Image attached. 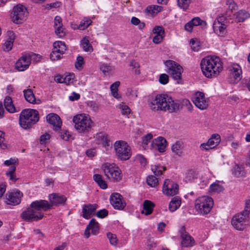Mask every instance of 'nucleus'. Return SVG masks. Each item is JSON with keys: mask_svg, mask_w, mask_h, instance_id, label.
<instances>
[{"mask_svg": "<svg viewBox=\"0 0 250 250\" xmlns=\"http://www.w3.org/2000/svg\"><path fill=\"white\" fill-rule=\"evenodd\" d=\"M153 34L156 35H165V30L162 26H155L153 29Z\"/></svg>", "mask_w": 250, "mask_h": 250, "instance_id": "50", "label": "nucleus"}, {"mask_svg": "<svg viewBox=\"0 0 250 250\" xmlns=\"http://www.w3.org/2000/svg\"><path fill=\"white\" fill-rule=\"evenodd\" d=\"M120 83L119 81H116L112 84L110 86V90L112 95L116 99L121 98V96L118 94V87L120 85Z\"/></svg>", "mask_w": 250, "mask_h": 250, "instance_id": "35", "label": "nucleus"}, {"mask_svg": "<svg viewBox=\"0 0 250 250\" xmlns=\"http://www.w3.org/2000/svg\"><path fill=\"white\" fill-rule=\"evenodd\" d=\"M151 170L156 176H159L163 174V171L166 170V167L160 165L151 166Z\"/></svg>", "mask_w": 250, "mask_h": 250, "instance_id": "41", "label": "nucleus"}, {"mask_svg": "<svg viewBox=\"0 0 250 250\" xmlns=\"http://www.w3.org/2000/svg\"><path fill=\"white\" fill-rule=\"evenodd\" d=\"M55 29V33L59 37H62L65 35V32L62 25L59 26H56L54 27Z\"/></svg>", "mask_w": 250, "mask_h": 250, "instance_id": "48", "label": "nucleus"}, {"mask_svg": "<svg viewBox=\"0 0 250 250\" xmlns=\"http://www.w3.org/2000/svg\"><path fill=\"white\" fill-rule=\"evenodd\" d=\"M50 135L47 133H44L40 137V143L41 144H46L49 140L50 139Z\"/></svg>", "mask_w": 250, "mask_h": 250, "instance_id": "53", "label": "nucleus"}, {"mask_svg": "<svg viewBox=\"0 0 250 250\" xmlns=\"http://www.w3.org/2000/svg\"><path fill=\"white\" fill-rule=\"evenodd\" d=\"M59 133L60 138L64 141H68L73 139L72 135L67 130H62Z\"/></svg>", "mask_w": 250, "mask_h": 250, "instance_id": "40", "label": "nucleus"}, {"mask_svg": "<svg viewBox=\"0 0 250 250\" xmlns=\"http://www.w3.org/2000/svg\"><path fill=\"white\" fill-rule=\"evenodd\" d=\"M231 224L237 230H242L249 224V217L241 213L234 215L231 220Z\"/></svg>", "mask_w": 250, "mask_h": 250, "instance_id": "11", "label": "nucleus"}, {"mask_svg": "<svg viewBox=\"0 0 250 250\" xmlns=\"http://www.w3.org/2000/svg\"><path fill=\"white\" fill-rule=\"evenodd\" d=\"M110 202L116 209L122 210L126 206L125 202L123 200V196L118 193H113L111 195Z\"/></svg>", "mask_w": 250, "mask_h": 250, "instance_id": "16", "label": "nucleus"}, {"mask_svg": "<svg viewBox=\"0 0 250 250\" xmlns=\"http://www.w3.org/2000/svg\"><path fill=\"white\" fill-rule=\"evenodd\" d=\"M88 228L91 230L92 234L96 235L99 231V223L96 221L95 219H92L88 225Z\"/></svg>", "mask_w": 250, "mask_h": 250, "instance_id": "33", "label": "nucleus"}, {"mask_svg": "<svg viewBox=\"0 0 250 250\" xmlns=\"http://www.w3.org/2000/svg\"><path fill=\"white\" fill-rule=\"evenodd\" d=\"M165 65L167 68V72L174 80L177 81L178 83L182 79V66L171 60H168L165 62Z\"/></svg>", "mask_w": 250, "mask_h": 250, "instance_id": "9", "label": "nucleus"}, {"mask_svg": "<svg viewBox=\"0 0 250 250\" xmlns=\"http://www.w3.org/2000/svg\"><path fill=\"white\" fill-rule=\"evenodd\" d=\"M250 14L245 10H241L239 11L236 15V18L238 22H243L246 19L249 18Z\"/></svg>", "mask_w": 250, "mask_h": 250, "instance_id": "38", "label": "nucleus"}, {"mask_svg": "<svg viewBox=\"0 0 250 250\" xmlns=\"http://www.w3.org/2000/svg\"><path fill=\"white\" fill-rule=\"evenodd\" d=\"M62 18L60 16H56L54 19V27L62 25Z\"/></svg>", "mask_w": 250, "mask_h": 250, "instance_id": "61", "label": "nucleus"}, {"mask_svg": "<svg viewBox=\"0 0 250 250\" xmlns=\"http://www.w3.org/2000/svg\"><path fill=\"white\" fill-rule=\"evenodd\" d=\"M4 105L6 110L10 113H15L19 111L17 110L13 103L12 98L9 96L5 97L4 100Z\"/></svg>", "mask_w": 250, "mask_h": 250, "instance_id": "27", "label": "nucleus"}, {"mask_svg": "<svg viewBox=\"0 0 250 250\" xmlns=\"http://www.w3.org/2000/svg\"><path fill=\"white\" fill-rule=\"evenodd\" d=\"M117 107L121 110V112L123 115H128L130 113L129 107L123 103L119 104Z\"/></svg>", "mask_w": 250, "mask_h": 250, "instance_id": "42", "label": "nucleus"}, {"mask_svg": "<svg viewBox=\"0 0 250 250\" xmlns=\"http://www.w3.org/2000/svg\"><path fill=\"white\" fill-rule=\"evenodd\" d=\"M224 189V187L219 184V181H216L210 185L209 192L211 193H219L222 192Z\"/></svg>", "mask_w": 250, "mask_h": 250, "instance_id": "30", "label": "nucleus"}, {"mask_svg": "<svg viewBox=\"0 0 250 250\" xmlns=\"http://www.w3.org/2000/svg\"><path fill=\"white\" fill-rule=\"evenodd\" d=\"M229 70L231 76L236 81L242 78V71L241 66L237 63H233L229 67Z\"/></svg>", "mask_w": 250, "mask_h": 250, "instance_id": "23", "label": "nucleus"}, {"mask_svg": "<svg viewBox=\"0 0 250 250\" xmlns=\"http://www.w3.org/2000/svg\"><path fill=\"white\" fill-rule=\"evenodd\" d=\"M30 63V57L28 56H23L17 62L16 67L19 71H22L28 68Z\"/></svg>", "mask_w": 250, "mask_h": 250, "instance_id": "21", "label": "nucleus"}, {"mask_svg": "<svg viewBox=\"0 0 250 250\" xmlns=\"http://www.w3.org/2000/svg\"><path fill=\"white\" fill-rule=\"evenodd\" d=\"M159 82L163 84H166L168 82V76L166 74H161L159 77Z\"/></svg>", "mask_w": 250, "mask_h": 250, "instance_id": "56", "label": "nucleus"}, {"mask_svg": "<svg viewBox=\"0 0 250 250\" xmlns=\"http://www.w3.org/2000/svg\"><path fill=\"white\" fill-rule=\"evenodd\" d=\"M164 37V35H156L153 38V42L156 44L160 43L163 41Z\"/></svg>", "mask_w": 250, "mask_h": 250, "instance_id": "58", "label": "nucleus"}, {"mask_svg": "<svg viewBox=\"0 0 250 250\" xmlns=\"http://www.w3.org/2000/svg\"><path fill=\"white\" fill-rule=\"evenodd\" d=\"M74 127L79 133H86L92 126V122L88 115L80 114L75 115L73 119Z\"/></svg>", "mask_w": 250, "mask_h": 250, "instance_id": "5", "label": "nucleus"}, {"mask_svg": "<svg viewBox=\"0 0 250 250\" xmlns=\"http://www.w3.org/2000/svg\"><path fill=\"white\" fill-rule=\"evenodd\" d=\"M81 45L83 49L86 52L92 51L93 50L92 46L89 43L87 37H84L81 42Z\"/></svg>", "mask_w": 250, "mask_h": 250, "instance_id": "36", "label": "nucleus"}, {"mask_svg": "<svg viewBox=\"0 0 250 250\" xmlns=\"http://www.w3.org/2000/svg\"><path fill=\"white\" fill-rule=\"evenodd\" d=\"M149 109L154 112L167 111L174 112L179 110V104L167 95L160 94L151 97L148 101Z\"/></svg>", "mask_w": 250, "mask_h": 250, "instance_id": "1", "label": "nucleus"}, {"mask_svg": "<svg viewBox=\"0 0 250 250\" xmlns=\"http://www.w3.org/2000/svg\"><path fill=\"white\" fill-rule=\"evenodd\" d=\"M94 137L97 144L101 145L106 149L111 146V143L106 133L103 132H99Z\"/></svg>", "mask_w": 250, "mask_h": 250, "instance_id": "18", "label": "nucleus"}, {"mask_svg": "<svg viewBox=\"0 0 250 250\" xmlns=\"http://www.w3.org/2000/svg\"><path fill=\"white\" fill-rule=\"evenodd\" d=\"M190 2V0H177L178 6L184 9H186L188 7Z\"/></svg>", "mask_w": 250, "mask_h": 250, "instance_id": "46", "label": "nucleus"}, {"mask_svg": "<svg viewBox=\"0 0 250 250\" xmlns=\"http://www.w3.org/2000/svg\"><path fill=\"white\" fill-rule=\"evenodd\" d=\"M108 211L106 209H103L96 212V216L101 218H104L107 216Z\"/></svg>", "mask_w": 250, "mask_h": 250, "instance_id": "54", "label": "nucleus"}, {"mask_svg": "<svg viewBox=\"0 0 250 250\" xmlns=\"http://www.w3.org/2000/svg\"><path fill=\"white\" fill-rule=\"evenodd\" d=\"M192 102L201 110L206 109L209 105L208 99L206 98L204 93L201 92H197L194 94Z\"/></svg>", "mask_w": 250, "mask_h": 250, "instance_id": "13", "label": "nucleus"}, {"mask_svg": "<svg viewBox=\"0 0 250 250\" xmlns=\"http://www.w3.org/2000/svg\"><path fill=\"white\" fill-rule=\"evenodd\" d=\"M84 63L83 58L82 56H79L77 58V61L75 62V66L77 69H81Z\"/></svg>", "mask_w": 250, "mask_h": 250, "instance_id": "51", "label": "nucleus"}, {"mask_svg": "<svg viewBox=\"0 0 250 250\" xmlns=\"http://www.w3.org/2000/svg\"><path fill=\"white\" fill-rule=\"evenodd\" d=\"M195 178V172L193 170H189L186 174V178L191 181Z\"/></svg>", "mask_w": 250, "mask_h": 250, "instance_id": "64", "label": "nucleus"}, {"mask_svg": "<svg viewBox=\"0 0 250 250\" xmlns=\"http://www.w3.org/2000/svg\"><path fill=\"white\" fill-rule=\"evenodd\" d=\"M51 208V205L45 200H39L32 202L30 207L21 214V218L26 222L37 221L44 216V211Z\"/></svg>", "mask_w": 250, "mask_h": 250, "instance_id": "2", "label": "nucleus"}, {"mask_svg": "<svg viewBox=\"0 0 250 250\" xmlns=\"http://www.w3.org/2000/svg\"><path fill=\"white\" fill-rule=\"evenodd\" d=\"M100 70L104 75H106L107 73L110 72L112 69L110 66L106 64H103L100 66Z\"/></svg>", "mask_w": 250, "mask_h": 250, "instance_id": "52", "label": "nucleus"}, {"mask_svg": "<svg viewBox=\"0 0 250 250\" xmlns=\"http://www.w3.org/2000/svg\"><path fill=\"white\" fill-rule=\"evenodd\" d=\"M23 93L24 98L28 102L31 104L36 103V98L32 89L24 90Z\"/></svg>", "mask_w": 250, "mask_h": 250, "instance_id": "32", "label": "nucleus"}, {"mask_svg": "<svg viewBox=\"0 0 250 250\" xmlns=\"http://www.w3.org/2000/svg\"><path fill=\"white\" fill-rule=\"evenodd\" d=\"M39 120L38 111L35 109H25L20 114L19 122L24 129H27L35 124Z\"/></svg>", "mask_w": 250, "mask_h": 250, "instance_id": "4", "label": "nucleus"}, {"mask_svg": "<svg viewBox=\"0 0 250 250\" xmlns=\"http://www.w3.org/2000/svg\"><path fill=\"white\" fill-rule=\"evenodd\" d=\"M203 74L208 78L217 77L223 70V63L220 58L216 56H207L200 63Z\"/></svg>", "mask_w": 250, "mask_h": 250, "instance_id": "3", "label": "nucleus"}, {"mask_svg": "<svg viewBox=\"0 0 250 250\" xmlns=\"http://www.w3.org/2000/svg\"><path fill=\"white\" fill-rule=\"evenodd\" d=\"M28 12L25 6L18 4L14 6L11 13L12 21L16 24L22 23L26 19Z\"/></svg>", "mask_w": 250, "mask_h": 250, "instance_id": "8", "label": "nucleus"}, {"mask_svg": "<svg viewBox=\"0 0 250 250\" xmlns=\"http://www.w3.org/2000/svg\"><path fill=\"white\" fill-rule=\"evenodd\" d=\"M220 141V136L218 134H214L211 135L208 141V144L211 145V147L213 148L219 144Z\"/></svg>", "mask_w": 250, "mask_h": 250, "instance_id": "34", "label": "nucleus"}, {"mask_svg": "<svg viewBox=\"0 0 250 250\" xmlns=\"http://www.w3.org/2000/svg\"><path fill=\"white\" fill-rule=\"evenodd\" d=\"M114 148L117 158L122 161L128 160L131 156V149L127 143L124 141H117L114 144Z\"/></svg>", "mask_w": 250, "mask_h": 250, "instance_id": "6", "label": "nucleus"}, {"mask_svg": "<svg viewBox=\"0 0 250 250\" xmlns=\"http://www.w3.org/2000/svg\"><path fill=\"white\" fill-rule=\"evenodd\" d=\"M61 5V2L59 1H56L55 2L47 4L45 5V9L50 10L52 8H57L59 7Z\"/></svg>", "mask_w": 250, "mask_h": 250, "instance_id": "55", "label": "nucleus"}, {"mask_svg": "<svg viewBox=\"0 0 250 250\" xmlns=\"http://www.w3.org/2000/svg\"><path fill=\"white\" fill-rule=\"evenodd\" d=\"M179 186L177 184L169 179H166L163 187L164 194L167 196H174L178 192Z\"/></svg>", "mask_w": 250, "mask_h": 250, "instance_id": "14", "label": "nucleus"}, {"mask_svg": "<svg viewBox=\"0 0 250 250\" xmlns=\"http://www.w3.org/2000/svg\"><path fill=\"white\" fill-rule=\"evenodd\" d=\"M146 182L147 184L151 187H155L158 184V179L152 175L148 176Z\"/></svg>", "mask_w": 250, "mask_h": 250, "instance_id": "43", "label": "nucleus"}, {"mask_svg": "<svg viewBox=\"0 0 250 250\" xmlns=\"http://www.w3.org/2000/svg\"><path fill=\"white\" fill-rule=\"evenodd\" d=\"M167 141L162 137H159L153 140L151 146L153 149L158 150L160 152L165 151L167 146Z\"/></svg>", "mask_w": 250, "mask_h": 250, "instance_id": "20", "label": "nucleus"}, {"mask_svg": "<svg viewBox=\"0 0 250 250\" xmlns=\"http://www.w3.org/2000/svg\"><path fill=\"white\" fill-rule=\"evenodd\" d=\"M9 38L3 44L2 48L4 51H9L12 47L13 42L15 40V36L12 32H10L9 34Z\"/></svg>", "mask_w": 250, "mask_h": 250, "instance_id": "29", "label": "nucleus"}, {"mask_svg": "<svg viewBox=\"0 0 250 250\" xmlns=\"http://www.w3.org/2000/svg\"><path fill=\"white\" fill-rule=\"evenodd\" d=\"M80 95L79 94L73 92L72 95L69 96V99L71 101H74L80 99Z\"/></svg>", "mask_w": 250, "mask_h": 250, "instance_id": "62", "label": "nucleus"}, {"mask_svg": "<svg viewBox=\"0 0 250 250\" xmlns=\"http://www.w3.org/2000/svg\"><path fill=\"white\" fill-rule=\"evenodd\" d=\"M183 145L180 141H177L171 146V150L173 153L178 156H181L183 153Z\"/></svg>", "mask_w": 250, "mask_h": 250, "instance_id": "31", "label": "nucleus"}, {"mask_svg": "<svg viewBox=\"0 0 250 250\" xmlns=\"http://www.w3.org/2000/svg\"><path fill=\"white\" fill-rule=\"evenodd\" d=\"M98 207L97 204H87L83 205V216L84 218L88 219L93 214Z\"/></svg>", "mask_w": 250, "mask_h": 250, "instance_id": "24", "label": "nucleus"}, {"mask_svg": "<svg viewBox=\"0 0 250 250\" xmlns=\"http://www.w3.org/2000/svg\"><path fill=\"white\" fill-rule=\"evenodd\" d=\"M191 21L192 23H193L194 26H196L199 25H201L202 22H204V21H202L200 18L199 17H196L193 19H192L191 20Z\"/></svg>", "mask_w": 250, "mask_h": 250, "instance_id": "60", "label": "nucleus"}, {"mask_svg": "<svg viewBox=\"0 0 250 250\" xmlns=\"http://www.w3.org/2000/svg\"><path fill=\"white\" fill-rule=\"evenodd\" d=\"M155 204L149 200H145L143 203V209L141 211L142 214L146 215L151 214L153 210Z\"/></svg>", "mask_w": 250, "mask_h": 250, "instance_id": "25", "label": "nucleus"}, {"mask_svg": "<svg viewBox=\"0 0 250 250\" xmlns=\"http://www.w3.org/2000/svg\"><path fill=\"white\" fill-rule=\"evenodd\" d=\"M47 121L53 125L55 127L54 129L59 130L62 126V121L60 117L55 113H50L46 116Z\"/></svg>", "mask_w": 250, "mask_h": 250, "instance_id": "22", "label": "nucleus"}, {"mask_svg": "<svg viewBox=\"0 0 250 250\" xmlns=\"http://www.w3.org/2000/svg\"><path fill=\"white\" fill-rule=\"evenodd\" d=\"M226 24L224 23H213V28L214 32L220 36H223L226 32Z\"/></svg>", "mask_w": 250, "mask_h": 250, "instance_id": "26", "label": "nucleus"}, {"mask_svg": "<svg viewBox=\"0 0 250 250\" xmlns=\"http://www.w3.org/2000/svg\"><path fill=\"white\" fill-rule=\"evenodd\" d=\"M67 49L65 43L62 41H56L53 43V48L50 54V58L55 61L60 59Z\"/></svg>", "mask_w": 250, "mask_h": 250, "instance_id": "12", "label": "nucleus"}, {"mask_svg": "<svg viewBox=\"0 0 250 250\" xmlns=\"http://www.w3.org/2000/svg\"><path fill=\"white\" fill-rule=\"evenodd\" d=\"M92 21L89 18H84L79 24V30H83L88 28L92 23Z\"/></svg>", "mask_w": 250, "mask_h": 250, "instance_id": "39", "label": "nucleus"}, {"mask_svg": "<svg viewBox=\"0 0 250 250\" xmlns=\"http://www.w3.org/2000/svg\"><path fill=\"white\" fill-rule=\"evenodd\" d=\"M152 134L148 133L143 138V143L145 145H147L148 142L152 139Z\"/></svg>", "mask_w": 250, "mask_h": 250, "instance_id": "59", "label": "nucleus"}, {"mask_svg": "<svg viewBox=\"0 0 250 250\" xmlns=\"http://www.w3.org/2000/svg\"><path fill=\"white\" fill-rule=\"evenodd\" d=\"M191 48L194 51H198L199 49V42L196 40L191 39L190 42Z\"/></svg>", "mask_w": 250, "mask_h": 250, "instance_id": "49", "label": "nucleus"}, {"mask_svg": "<svg viewBox=\"0 0 250 250\" xmlns=\"http://www.w3.org/2000/svg\"><path fill=\"white\" fill-rule=\"evenodd\" d=\"M181 199L179 196L173 197L169 203V209L171 212L176 211L181 206Z\"/></svg>", "mask_w": 250, "mask_h": 250, "instance_id": "28", "label": "nucleus"}, {"mask_svg": "<svg viewBox=\"0 0 250 250\" xmlns=\"http://www.w3.org/2000/svg\"><path fill=\"white\" fill-rule=\"evenodd\" d=\"M180 232L182 239L181 246L182 248L191 247L194 245V239L186 231L184 227L181 228Z\"/></svg>", "mask_w": 250, "mask_h": 250, "instance_id": "15", "label": "nucleus"}, {"mask_svg": "<svg viewBox=\"0 0 250 250\" xmlns=\"http://www.w3.org/2000/svg\"><path fill=\"white\" fill-rule=\"evenodd\" d=\"M211 145L208 144V141L206 143L201 144L200 146V148L202 150H208L209 149H212V147H211Z\"/></svg>", "mask_w": 250, "mask_h": 250, "instance_id": "57", "label": "nucleus"}, {"mask_svg": "<svg viewBox=\"0 0 250 250\" xmlns=\"http://www.w3.org/2000/svg\"><path fill=\"white\" fill-rule=\"evenodd\" d=\"M240 213L249 217L250 214V200H248L246 201L244 210Z\"/></svg>", "mask_w": 250, "mask_h": 250, "instance_id": "47", "label": "nucleus"}, {"mask_svg": "<svg viewBox=\"0 0 250 250\" xmlns=\"http://www.w3.org/2000/svg\"><path fill=\"white\" fill-rule=\"evenodd\" d=\"M22 193L19 190L8 192L6 194V201L7 204L16 206L19 204L21 201Z\"/></svg>", "mask_w": 250, "mask_h": 250, "instance_id": "17", "label": "nucleus"}, {"mask_svg": "<svg viewBox=\"0 0 250 250\" xmlns=\"http://www.w3.org/2000/svg\"><path fill=\"white\" fill-rule=\"evenodd\" d=\"M48 199L50 201L49 204L51 205V207L53 206H59L63 205L65 203L67 200L65 196L57 193L49 194Z\"/></svg>", "mask_w": 250, "mask_h": 250, "instance_id": "19", "label": "nucleus"}, {"mask_svg": "<svg viewBox=\"0 0 250 250\" xmlns=\"http://www.w3.org/2000/svg\"><path fill=\"white\" fill-rule=\"evenodd\" d=\"M107 237L109 240L111 245L114 246H116L118 244V239L115 234H112L111 232L107 233Z\"/></svg>", "mask_w": 250, "mask_h": 250, "instance_id": "44", "label": "nucleus"}, {"mask_svg": "<svg viewBox=\"0 0 250 250\" xmlns=\"http://www.w3.org/2000/svg\"><path fill=\"white\" fill-rule=\"evenodd\" d=\"M104 175L109 179L116 180L121 178V170L114 164L104 163L102 166Z\"/></svg>", "mask_w": 250, "mask_h": 250, "instance_id": "10", "label": "nucleus"}, {"mask_svg": "<svg viewBox=\"0 0 250 250\" xmlns=\"http://www.w3.org/2000/svg\"><path fill=\"white\" fill-rule=\"evenodd\" d=\"M214 202L212 198L208 196L199 197L195 200V206L199 212L202 214L208 213L213 206Z\"/></svg>", "mask_w": 250, "mask_h": 250, "instance_id": "7", "label": "nucleus"}, {"mask_svg": "<svg viewBox=\"0 0 250 250\" xmlns=\"http://www.w3.org/2000/svg\"><path fill=\"white\" fill-rule=\"evenodd\" d=\"M93 179L102 189H106L107 187L106 182L103 180L102 177L100 174L93 175Z\"/></svg>", "mask_w": 250, "mask_h": 250, "instance_id": "37", "label": "nucleus"}, {"mask_svg": "<svg viewBox=\"0 0 250 250\" xmlns=\"http://www.w3.org/2000/svg\"><path fill=\"white\" fill-rule=\"evenodd\" d=\"M88 105L90 108L94 111H97L99 109L98 104L94 102H90Z\"/></svg>", "mask_w": 250, "mask_h": 250, "instance_id": "63", "label": "nucleus"}, {"mask_svg": "<svg viewBox=\"0 0 250 250\" xmlns=\"http://www.w3.org/2000/svg\"><path fill=\"white\" fill-rule=\"evenodd\" d=\"M134 160L139 163L142 166H145L146 165V159L142 155L138 154L134 157Z\"/></svg>", "mask_w": 250, "mask_h": 250, "instance_id": "45", "label": "nucleus"}]
</instances>
